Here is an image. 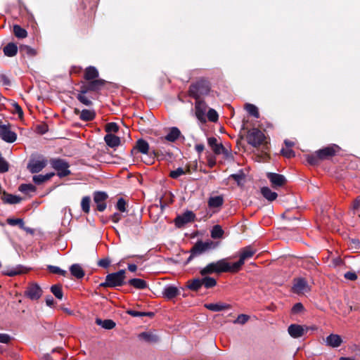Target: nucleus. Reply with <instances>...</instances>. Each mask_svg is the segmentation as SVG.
<instances>
[{
    "label": "nucleus",
    "mask_w": 360,
    "mask_h": 360,
    "mask_svg": "<svg viewBox=\"0 0 360 360\" xmlns=\"http://www.w3.org/2000/svg\"><path fill=\"white\" fill-rule=\"evenodd\" d=\"M52 167L57 172L60 177H65L70 174V165L67 161L63 159L56 158L51 160Z\"/></svg>",
    "instance_id": "39448f33"
},
{
    "label": "nucleus",
    "mask_w": 360,
    "mask_h": 360,
    "mask_svg": "<svg viewBox=\"0 0 360 360\" xmlns=\"http://www.w3.org/2000/svg\"><path fill=\"white\" fill-rule=\"evenodd\" d=\"M54 173L53 172H51V173H48L45 175H43V174H38V175H34L33 176V181L36 184H41L48 180H49L52 176H54Z\"/></svg>",
    "instance_id": "2f4dec72"
},
{
    "label": "nucleus",
    "mask_w": 360,
    "mask_h": 360,
    "mask_svg": "<svg viewBox=\"0 0 360 360\" xmlns=\"http://www.w3.org/2000/svg\"><path fill=\"white\" fill-rule=\"evenodd\" d=\"M118 129V125L115 122L108 123L105 126V131L108 132V134H111L112 132H117Z\"/></svg>",
    "instance_id": "603ef678"
},
{
    "label": "nucleus",
    "mask_w": 360,
    "mask_h": 360,
    "mask_svg": "<svg viewBox=\"0 0 360 360\" xmlns=\"http://www.w3.org/2000/svg\"><path fill=\"white\" fill-rule=\"evenodd\" d=\"M195 218V214L192 211H186L181 215L177 216L174 219L175 226L177 228H181L185 224L193 221Z\"/></svg>",
    "instance_id": "9d476101"
},
{
    "label": "nucleus",
    "mask_w": 360,
    "mask_h": 360,
    "mask_svg": "<svg viewBox=\"0 0 360 360\" xmlns=\"http://www.w3.org/2000/svg\"><path fill=\"white\" fill-rule=\"evenodd\" d=\"M110 260L108 258L101 259L98 261V265L103 268H108L110 264Z\"/></svg>",
    "instance_id": "bf43d9fd"
},
{
    "label": "nucleus",
    "mask_w": 360,
    "mask_h": 360,
    "mask_svg": "<svg viewBox=\"0 0 360 360\" xmlns=\"http://www.w3.org/2000/svg\"><path fill=\"white\" fill-rule=\"evenodd\" d=\"M202 285L206 288L214 287L217 285V281L212 277L205 276L202 278Z\"/></svg>",
    "instance_id": "79ce46f5"
},
{
    "label": "nucleus",
    "mask_w": 360,
    "mask_h": 360,
    "mask_svg": "<svg viewBox=\"0 0 360 360\" xmlns=\"http://www.w3.org/2000/svg\"><path fill=\"white\" fill-rule=\"evenodd\" d=\"M202 286V278H195L189 281L188 287L192 290H198Z\"/></svg>",
    "instance_id": "e433bc0d"
},
{
    "label": "nucleus",
    "mask_w": 360,
    "mask_h": 360,
    "mask_svg": "<svg viewBox=\"0 0 360 360\" xmlns=\"http://www.w3.org/2000/svg\"><path fill=\"white\" fill-rule=\"evenodd\" d=\"M181 135V131L177 127L169 129V133L165 136V139L169 142H174Z\"/></svg>",
    "instance_id": "5701e85b"
},
{
    "label": "nucleus",
    "mask_w": 360,
    "mask_h": 360,
    "mask_svg": "<svg viewBox=\"0 0 360 360\" xmlns=\"http://www.w3.org/2000/svg\"><path fill=\"white\" fill-rule=\"evenodd\" d=\"M207 117L211 122H216L218 120V114L217 111L212 108L208 110Z\"/></svg>",
    "instance_id": "3c124183"
},
{
    "label": "nucleus",
    "mask_w": 360,
    "mask_h": 360,
    "mask_svg": "<svg viewBox=\"0 0 360 360\" xmlns=\"http://www.w3.org/2000/svg\"><path fill=\"white\" fill-rule=\"evenodd\" d=\"M138 338L148 343H156L159 341V337L153 331L142 332L139 334Z\"/></svg>",
    "instance_id": "6ab92c4d"
},
{
    "label": "nucleus",
    "mask_w": 360,
    "mask_h": 360,
    "mask_svg": "<svg viewBox=\"0 0 360 360\" xmlns=\"http://www.w3.org/2000/svg\"><path fill=\"white\" fill-rule=\"evenodd\" d=\"M179 294L177 288L173 285L166 287L163 291V295L167 299H172Z\"/></svg>",
    "instance_id": "c756f323"
},
{
    "label": "nucleus",
    "mask_w": 360,
    "mask_h": 360,
    "mask_svg": "<svg viewBox=\"0 0 360 360\" xmlns=\"http://www.w3.org/2000/svg\"><path fill=\"white\" fill-rule=\"evenodd\" d=\"M24 272L23 267L22 266H18L11 269H7L4 271V274L8 276H14L16 275L21 274Z\"/></svg>",
    "instance_id": "4c0bfd02"
},
{
    "label": "nucleus",
    "mask_w": 360,
    "mask_h": 360,
    "mask_svg": "<svg viewBox=\"0 0 360 360\" xmlns=\"http://www.w3.org/2000/svg\"><path fill=\"white\" fill-rule=\"evenodd\" d=\"M244 177L245 175L243 172L233 174L230 176V178L234 179L236 181L238 182V184H240V182L244 179Z\"/></svg>",
    "instance_id": "13d9d810"
},
{
    "label": "nucleus",
    "mask_w": 360,
    "mask_h": 360,
    "mask_svg": "<svg viewBox=\"0 0 360 360\" xmlns=\"http://www.w3.org/2000/svg\"><path fill=\"white\" fill-rule=\"evenodd\" d=\"M261 193L269 201H274L278 196L277 193L272 191L269 187H262L261 188Z\"/></svg>",
    "instance_id": "cd10ccee"
},
{
    "label": "nucleus",
    "mask_w": 360,
    "mask_h": 360,
    "mask_svg": "<svg viewBox=\"0 0 360 360\" xmlns=\"http://www.w3.org/2000/svg\"><path fill=\"white\" fill-rule=\"evenodd\" d=\"M25 295L32 300H37L42 295V290L37 283H31L27 287Z\"/></svg>",
    "instance_id": "1a4fd4ad"
},
{
    "label": "nucleus",
    "mask_w": 360,
    "mask_h": 360,
    "mask_svg": "<svg viewBox=\"0 0 360 360\" xmlns=\"http://www.w3.org/2000/svg\"><path fill=\"white\" fill-rule=\"evenodd\" d=\"M250 317L246 314H240L238 316L237 319L234 321V323L238 324H245L248 320Z\"/></svg>",
    "instance_id": "5fc2aeb1"
},
{
    "label": "nucleus",
    "mask_w": 360,
    "mask_h": 360,
    "mask_svg": "<svg viewBox=\"0 0 360 360\" xmlns=\"http://www.w3.org/2000/svg\"><path fill=\"white\" fill-rule=\"evenodd\" d=\"M51 291L56 298H58L59 300H61L63 298V293L62 288H61L60 285H52L51 287Z\"/></svg>",
    "instance_id": "c03bdc74"
},
{
    "label": "nucleus",
    "mask_w": 360,
    "mask_h": 360,
    "mask_svg": "<svg viewBox=\"0 0 360 360\" xmlns=\"http://www.w3.org/2000/svg\"><path fill=\"white\" fill-rule=\"evenodd\" d=\"M0 82L4 86H9L11 84V81L8 77L5 75H0Z\"/></svg>",
    "instance_id": "0e129e2a"
},
{
    "label": "nucleus",
    "mask_w": 360,
    "mask_h": 360,
    "mask_svg": "<svg viewBox=\"0 0 360 360\" xmlns=\"http://www.w3.org/2000/svg\"><path fill=\"white\" fill-rule=\"evenodd\" d=\"M266 176L270 181L271 186L275 188L281 187L286 183L285 177L280 174L269 172L266 174Z\"/></svg>",
    "instance_id": "ddd939ff"
},
{
    "label": "nucleus",
    "mask_w": 360,
    "mask_h": 360,
    "mask_svg": "<svg viewBox=\"0 0 360 360\" xmlns=\"http://www.w3.org/2000/svg\"><path fill=\"white\" fill-rule=\"evenodd\" d=\"M124 278L125 270L124 269L115 273L109 274L106 276L105 282L102 283L101 286L108 288L122 286L124 284Z\"/></svg>",
    "instance_id": "7ed1b4c3"
},
{
    "label": "nucleus",
    "mask_w": 360,
    "mask_h": 360,
    "mask_svg": "<svg viewBox=\"0 0 360 360\" xmlns=\"http://www.w3.org/2000/svg\"><path fill=\"white\" fill-rule=\"evenodd\" d=\"M12 105L14 108L15 112L17 113L19 117H22L23 115V111L21 107L16 102H13Z\"/></svg>",
    "instance_id": "680f3d73"
},
{
    "label": "nucleus",
    "mask_w": 360,
    "mask_h": 360,
    "mask_svg": "<svg viewBox=\"0 0 360 360\" xmlns=\"http://www.w3.org/2000/svg\"><path fill=\"white\" fill-rule=\"evenodd\" d=\"M8 163L5 160V159L1 156V154L0 153V172H6L8 170Z\"/></svg>",
    "instance_id": "864d4df0"
},
{
    "label": "nucleus",
    "mask_w": 360,
    "mask_h": 360,
    "mask_svg": "<svg viewBox=\"0 0 360 360\" xmlns=\"http://www.w3.org/2000/svg\"><path fill=\"white\" fill-rule=\"evenodd\" d=\"M265 139L264 133L256 128L248 131L247 134L248 143L253 147H258L263 143Z\"/></svg>",
    "instance_id": "20e7f679"
},
{
    "label": "nucleus",
    "mask_w": 360,
    "mask_h": 360,
    "mask_svg": "<svg viewBox=\"0 0 360 360\" xmlns=\"http://www.w3.org/2000/svg\"><path fill=\"white\" fill-rule=\"evenodd\" d=\"M108 198L106 193L103 191H97L94 194V201L97 205V210L100 212H103L106 208L105 200Z\"/></svg>",
    "instance_id": "4468645a"
},
{
    "label": "nucleus",
    "mask_w": 360,
    "mask_h": 360,
    "mask_svg": "<svg viewBox=\"0 0 360 360\" xmlns=\"http://www.w3.org/2000/svg\"><path fill=\"white\" fill-rule=\"evenodd\" d=\"M210 234L214 239L221 238L224 235V231L219 225H215L212 227Z\"/></svg>",
    "instance_id": "c9c22d12"
},
{
    "label": "nucleus",
    "mask_w": 360,
    "mask_h": 360,
    "mask_svg": "<svg viewBox=\"0 0 360 360\" xmlns=\"http://www.w3.org/2000/svg\"><path fill=\"white\" fill-rule=\"evenodd\" d=\"M6 221L11 226L18 225L20 229H24V221L22 219L8 218Z\"/></svg>",
    "instance_id": "a18cd8bd"
},
{
    "label": "nucleus",
    "mask_w": 360,
    "mask_h": 360,
    "mask_svg": "<svg viewBox=\"0 0 360 360\" xmlns=\"http://www.w3.org/2000/svg\"><path fill=\"white\" fill-rule=\"evenodd\" d=\"M325 341L326 345L333 348L340 347L342 342L341 337L337 334H330L326 338Z\"/></svg>",
    "instance_id": "aec40b11"
},
{
    "label": "nucleus",
    "mask_w": 360,
    "mask_h": 360,
    "mask_svg": "<svg viewBox=\"0 0 360 360\" xmlns=\"http://www.w3.org/2000/svg\"><path fill=\"white\" fill-rule=\"evenodd\" d=\"M3 51L5 56L13 57L18 53V46L14 43H8L4 47Z\"/></svg>",
    "instance_id": "b1692460"
},
{
    "label": "nucleus",
    "mask_w": 360,
    "mask_h": 360,
    "mask_svg": "<svg viewBox=\"0 0 360 360\" xmlns=\"http://www.w3.org/2000/svg\"><path fill=\"white\" fill-rule=\"evenodd\" d=\"M47 165V160L44 158L32 159L30 160L27 168L32 174L41 171Z\"/></svg>",
    "instance_id": "6e6552de"
},
{
    "label": "nucleus",
    "mask_w": 360,
    "mask_h": 360,
    "mask_svg": "<svg viewBox=\"0 0 360 360\" xmlns=\"http://www.w3.org/2000/svg\"><path fill=\"white\" fill-rule=\"evenodd\" d=\"M337 149H338V146L335 144L331 146L320 149L316 151L318 158H319L320 160H325L332 157L335 154Z\"/></svg>",
    "instance_id": "f3484780"
},
{
    "label": "nucleus",
    "mask_w": 360,
    "mask_h": 360,
    "mask_svg": "<svg viewBox=\"0 0 360 360\" xmlns=\"http://www.w3.org/2000/svg\"><path fill=\"white\" fill-rule=\"evenodd\" d=\"M210 90V84L206 80H200L193 84L189 88V96L195 100L200 99L202 96L208 94Z\"/></svg>",
    "instance_id": "f03ea898"
},
{
    "label": "nucleus",
    "mask_w": 360,
    "mask_h": 360,
    "mask_svg": "<svg viewBox=\"0 0 360 360\" xmlns=\"http://www.w3.org/2000/svg\"><path fill=\"white\" fill-rule=\"evenodd\" d=\"M220 245L219 242L207 240L206 241H198L194 245V253L201 255L205 252L215 250Z\"/></svg>",
    "instance_id": "423d86ee"
},
{
    "label": "nucleus",
    "mask_w": 360,
    "mask_h": 360,
    "mask_svg": "<svg viewBox=\"0 0 360 360\" xmlns=\"http://www.w3.org/2000/svg\"><path fill=\"white\" fill-rule=\"evenodd\" d=\"M319 158H318L317 152H316L315 154L309 155L307 157V161L310 165H316L317 164L318 161L319 160Z\"/></svg>",
    "instance_id": "4d7b16f0"
},
{
    "label": "nucleus",
    "mask_w": 360,
    "mask_h": 360,
    "mask_svg": "<svg viewBox=\"0 0 360 360\" xmlns=\"http://www.w3.org/2000/svg\"><path fill=\"white\" fill-rule=\"evenodd\" d=\"M116 208L122 212H125L126 211V201L123 198H120L117 200V202L116 205Z\"/></svg>",
    "instance_id": "6e6d98bb"
},
{
    "label": "nucleus",
    "mask_w": 360,
    "mask_h": 360,
    "mask_svg": "<svg viewBox=\"0 0 360 360\" xmlns=\"http://www.w3.org/2000/svg\"><path fill=\"white\" fill-rule=\"evenodd\" d=\"M310 290L307 281L303 278L295 279L292 291L297 294H304Z\"/></svg>",
    "instance_id": "9b49d317"
},
{
    "label": "nucleus",
    "mask_w": 360,
    "mask_h": 360,
    "mask_svg": "<svg viewBox=\"0 0 360 360\" xmlns=\"http://www.w3.org/2000/svg\"><path fill=\"white\" fill-rule=\"evenodd\" d=\"M48 269L51 273L58 274H60V275H62V276H65L66 274H67L66 271L63 270V269H61L60 268H59L58 266H56L49 265L48 266Z\"/></svg>",
    "instance_id": "09e8293b"
},
{
    "label": "nucleus",
    "mask_w": 360,
    "mask_h": 360,
    "mask_svg": "<svg viewBox=\"0 0 360 360\" xmlns=\"http://www.w3.org/2000/svg\"><path fill=\"white\" fill-rule=\"evenodd\" d=\"M90 202H91V198L89 196H85L82 198V202H81V207L82 210L85 213H89L90 211Z\"/></svg>",
    "instance_id": "37998d69"
},
{
    "label": "nucleus",
    "mask_w": 360,
    "mask_h": 360,
    "mask_svg": "<svg viewBox=\"0 0 360 360\" xmlns=\"http://www.w3.org/2000/svg\"><path fill=\"white\" fill-rule=\"evenodd\" d=\"M224 199L221 196H214L210 198L208 205L210 207H219L222 205Z\"/></svg>",
    "instance_id": "f704fd0d"
},
{
    "label": "nucleus",
    "mask_w": 360,
    "mask_h": 360,
    "mask_svg": "<svg viewBox=\"0 0 360 360\" xmlns=\"http://www.w3.org/2000/svg\"><path fill=\"white\" fill-rule=\"evenodd\" d=\"M134 149L143 154H147L149 150L148 143L143 139H139L137 141Z\"/></svg>",
    "instance_id": "7c9ffc66"
},
{
    "label": "nucleus",
    "mask_w": 360,
    "mask_h": 360,
    "mask_svg": "<svg viewBox=\"0 0 360 360\" xmlns=\"http://www.w3.org/2000/svg\"><path fill=\"white\" fill-rule=\"evenodd\" d=\"M98 77V72L95 67L89 66L85 70L84 78L89 81L96 79Z\"/></svg>",
    "instance_id": "393cba45"
},
{
    "label": "nucleus",
    "mask_w": 360,
    "mask_h": 360,
    "mask_svg": "<svg viewBox=\"0 0 360 360\" xmlns=\"http://www.w3.org/2000/svg\"><path fill=\"white\" fill-rule=\"evenodd\" d=\"M345 278L350 281H354L357 278V276L354 272L348 271L345 274Z\"/></svg>",
    "instance_id": "338daca9"
},
{
    "label": "nucleus",
    "mask_w": 360,
    "mask_h": 360,
    "mask_svg": "<svg viewBox=\"0 0 360 360\" xmlns=\"http://www.w3.org/2000/svg\"><path fill=\"white\" fill-rule=\"evenodd\" d=\"M281 153L285 157H287V158H291V157L295 155L294 151L292 149L289 148H288L286 149L283 148L281 150Z\"/></svg>",
    "instance_id": "e2e57ef3"
},
{
    "label": "nucleus",
    "mask_w": 360,
    "mask_h": 360,
    "mask_svg": "<svg viewBox=\"0 0 360 360\" xmlns=\"http://www.w3.org/2000/svg\"><path fill=\"white\" fill-rule=\"evenodd\" d=\"M70 271L71 272V274L76 277L77 278H82L84 276V271L82 269V266L78 264H72L70 268Z\"/></svg>",
    "instance_id": "c85d7f7f"
},
{
    "label": "nucleus",
    "mask_w": 360,
    "mask_h": 360,
    "mask_svg": "<svg viewBox=\"0 0 360 360\" xmlns=\"http://www.w3.org/2000/svg\"><path fill=\"white\" fill-rule=\"evenodd\" d=\"M360 207V196L357 197L353 202L352 208L356 210Z\"/></svg>",
    "instance_id": "774afa93"
},
{
    "label": "nucleus",
    "mask_w": 360,
    "mask_h": 360,
    "mask_svg": "<svg viewBox=\"0 0 360 360\" xmlns=\"http://www.w3.org/2000/svg\"><path fill=\"white\" fill-rule=\"evenodd\" d=\"M0 137L4 141L13 143L16 140V134L12 131L6 125H0Z\"/></svg>",
    "instance_id": "2eb2a0df"
},
{
    "label": "nucleus",
    "mask_w": 360,
    "mask_h": 360,
    "mask_svg": "<svg viewBox=\"0 0 360 360\" xmlns=\"http://www.w3.org/2000/svg\"><path fill=\"white\" fill-rule=\"evenodd\" d=\"M11 340V337L8 334L0 333V342L2 343H8Z\"/></svg>",
    "instance_id": "69168bd1"
},
{
    "label": "nucleus",
    "mask_w": 360,
    "mask_h": 360,
    "mask_svg": "<svg viewBox=\"0 0 360 360\" xmlns=\"http://www.w3.org/2000/svg\"><path fill=\"white\" fill-rule=\"evenodd\" d=\"M13 32L15 36L20 39L25 38L27 35V31L18 25L13 26Z\"/></svg>",
    "instance_id": "ea45409f"
},
{
    "label": "nucleus",
    "mask_w": 360,
    "mask_h": 360,
    "mask_svg": "<svg viewBox=\"0 0 360 360\" xmlns=\"http://www.w3.org/2000/svg\"><path fill=\"white\" fill-rule=\"evenodd\" d=\"M256 252V250L250 246H247L240 250V259L238 262L233 263V267L236 272L238 271L244 264L245 261L251 258Z\"/></svg>",
    "instance_id": "0eeeda50"
},
{
    "label": "nucleus",
    "mask_w": 360,
    "mask_h": 360,
    "mask_svg": "<svg viewBox=\"0 0 360 360\" xmlns=\"http://www.w3.org/2000/svg\"><path fill=\"white\" fill-rule=\"evenodd\" d=\"M205 307L206 309H207L210 311H216V312L221 311L224 309H228L230 308L229 304H227L225 303H221V302L205 304Z\"/></svg>",
    "instance_id": "412c9836"
},
{
    "label": "nucleus",
    "mask_w": 360,
    "mask_h": 360,
    "mask_svg": "<svg viewBox=\"0 0 360 360\" xmlns=\"http://www.w3.org/2000/svg\"><path fill=\"white\" fill-rule=\"evenodd\" d=\"M186 174V172L184 170L183 168L179 167L175 170L171 171L169 174V176L172 179H177L181 175H184Z\"/></svg>",
    "instance_id": "8fccbe9b"
},
{
    "label": "nucleus",
    "mask_w": 360,
    "mask_h": 360,
    "mask_svg": "<svg viewBox=\"0 0 360 360\" xmlns=\"http://www.w3.org/2000/svg\"><path fill=\"white\" fill-rule=\"evenodd\" d=\"M222 272H236L233 264L229 263L227 259H221L209 263L200 270V274L202 276L212 274H221Z\"/></svg>",
    "instance_id": "f257e3e1"
},
{
    "label": "nucleus",
    "mask_w": 360,
    "mask_h": 360,
    "mask_svg": "<svg viewBox=\"0 0 360 360\" xmlns=\"http://www.w3.org/2000/svg\"><path fill=\"white\" fill-rule=\"evenodd\" d=\"M105 84V81L101 79H96L93 81H90L88 83V89L91 91H98L100 90Z\"/></svg>",
    "instance_id": "a878e982"
},
{
    "label": "nucleus",
    "mask_w": 360,
    "mask_h": 360,
    "mask_svg": "<svg viewBox=\"0 0 360 360\" xmlns=\"http://www.w3.org/2000/svg\"><path fill=\"white\" fill-rule=\"evenodd\" d=\"M207 143L215 154L224 153L226 155H228L229 151L221 143H218L217 139L215 137L208 138Z\"/></svg>",
    "instance_id": "dca6fc26"
},
{
    "label": "nucleus",
    "mask_w": 360,
    "mask_h": 360,
    "mask_svg": "<svg viewBox=\"0 0 360 360\" xmlns=\"http://www.w3.org/2000/svg\"><path fill=\"white\" fill-rule=\"evenodd\" d=\"M96 117V113L93 110L84 109L80 112L79 118L85 122L91 121Z\"/></svg>",
    "instance_id": "bb28decb"
},
{
    "label": "nucleus",
    "mask_w": 360,
    "mask_h": 360,
    "mask_svg": "<svg viewBox=\"0 0 360 360\" xmlns=\"http://www.w3.org/2000/svg\"><path fill=\"white\" fill-rule=\"evenodd\" d=\"M195 116L201 122L206 121L207 104L200 99H198L195 103Z\"/></svg>",
    "instance_id": "f8f14e48"
},
{
    "label": "nucleus",
    "mask_w": 360,
    "mask_h": 360,
    "mask_svg": "<svg viewBox=\"0 0 360 360\" xmlns=\"http://www.w3.org/2000/svg\"><path fill=\"white\" fill-rule=\"evenodd\" d=\"M104 140L106 144L111 148L117 147L120 144V138L112 134H107L104 137Z\"/></svg>",
    "instance_id": "4be33fe9"
},
{
    "label": "nucleus",
    "mask_w": 360,
    "mask_h": 360,
    "mask_svg": "<svg viewBox=\"0 0 360 360\" xmlns=\"http://www.w3.org/2000/svg\"><path fill=\"white\" fill-rule=\"evenodd\" d=\"M245 108L250 115L255 117V118H258L259 117L258 108L255 105L247 103L245 104Z\"/></svg>",
    "instance_id": "a19ab883"
},
{
    "label": "nucleus",
    "mask_w": 360,
    "mask_h": 360,
    "mask_svg": "<svg viewBox=\"0 0 360 360\" xmlns=\"http://www.w3.org/2000/svg\"><path fill=\"white\" fill-rule=\"evenodd\" d=\"M289 335L293 338H298L304 335L307 328L298 324H291L288 328Z\"/></svg>",
    "instance_id": "a211bd4d"
},
{
    "label": "nucleus",
    "mask_w": 360,
    "mask_h": 360,
    "mask_svg": "<svg viewBox=\"0 0 360 360\" xmlns=\"http://www.w3.org/2000/svg\"><path fill=\"white\" fill-rule=\"evenodd\" d=\"M20 51L25 52L30 56L35 55V51L28 46H23L20 47Z\"/></svg>",
    "instance_id": "052dcab7"
},
{
    "label": "nucleus",
    "mask_w": 360,
    "mask_h": 360,
    "mask_svg": "<svg viewBox=\"0 0 360 360\" xmlns=\"http://www.w3.org/2000/svg\"><path fill=\"white\" fill-rule=\"evenodd\" d=\"M19 190L22 192V193H30V192H33L35 190V187L32 185V184H21L19 187Z\"/></svg>",
    "instance_id": "de8ad7c7"
},
{
    "label": "nucleus",
    "mask_w": 360,
    "mask_h": 360,
    "mask_svg": "<svg viewBox=\"0 0 360 360\" xmlns=\"http://www.w3.org/2000/svg\"><path fill=\"white\" fill-rule=\"evenodd\" d=\"M77 98L79 102H81L82 104L86 106H90L92 105V101L85 94L84 95L82 94H78L77 96Z\"/></svg>",
    "instance_id": "49530a36"
},
{
    "label": "nucleus",
    "mask_w": 360,
    "mask_h": 360,
    "mask_svg": "<svg viewBox=\"0 0 360 360\" xmlns=\"http://www.w3.org/2000/svg\"><path fill=\"white\" fill-rule=\"evenodd\" d=\"M3 200L8 204H17L21 200V198L12 194H4Z\"/></svg>",
    "instance_id": "58836bf2"
},
{
    "label": "nucleus",
    "mask_w": 360,
    "mask_h": 360,
    "mask_svg": "<svg viewBox=\"0 0 360 360\" xmlns=\"http://www.w3.org/2000/svg\"><path fill=\"white\" fill-rule=\"evenodd\" d=\"M96 323L97 325L108 330L112 329L115 326V323L110 319L101 320L100 319H96Z\"/></svg>",
    "instance_id": "72a5a7b5"
},
{
    "label": "nucleus",
    "mask_w": 360,
    "mask_h": 360,
    "mask_svg": "<svg viewBox=\"0 0 360 360\" xmlns=\"http://www.w3.org/2000/svg\"><path fill=\"white\" fill-rule=\"evenodd\" d=\"M129 284L136 289H145L147 287L146 282L141 278H132L129 281Z\"/></svg>",
    "instance_id": "473e14b6"
}]
</instances>
